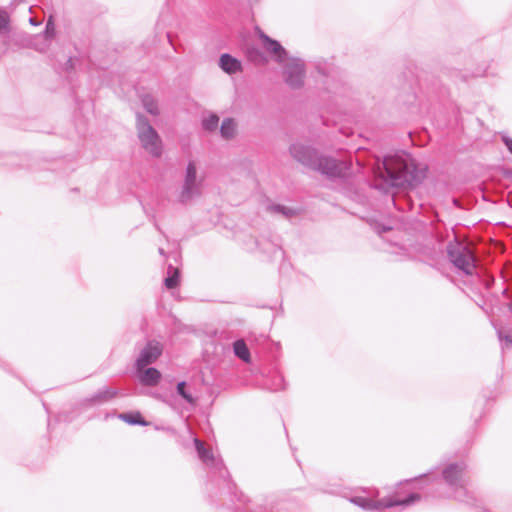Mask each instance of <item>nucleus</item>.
<instances>
[{
	"mask_svg": "<svg viewBox=\"0 0 512 512\" xmlns=\"http://www.w3.org/2000/svg\"><path fill=\"white\" fill-rule=\"evenodd\" d=\"M290 153L297 162L331 179L344 177L350 169L349 163L319 155L314 148L301 143L292 144Z\"/></svg>",
	"mask_w": 512,
	"mask_h": 512,
	"instance_id": "obj_1",
	"label": "nucleus"
},
{
	"mask_svg": "<svg viewBox=\"0 0 512 512\" xmlns=\"http://www.w3.org/2000/svg\"><path fill=\"white\" fill-rule=\"evenodd\" d=\"M376 173L387 185L397 188L416 186L422 179V173L412 163L393 156L385 157Z\"/></svg>",
	"mask_w": 512,
	"mask_h": 512,
	"instance_id": "obj_2",
	"label": "nucleus"
},
{
	"mask_svg": "<svg viewBox=\"0 0 512 512\" xmlns=\"http://www.w3.org/2000/svg\"><path fill=\"white\" fill-rule=\"evenodd\" d=\"M442 479L449 489V497L471 506L475 505L476 498L467 488L468 478L465 462L447 464L442 469Z\"/></svg>",
	"mask_w": 512,
	"mask_h": 512,
	"instance_id": "obj_3",
	"label": "nucleus"
},
{
	"mask_svg": "<svg viewBox=\"0 0 512 512\" xmlns=\"http://www.w3.org/2000/svg\"><path fill=\"white\" fill-rule=\"evenodd\" d=\"M136 128L142 148L151 156L160 157L162 141L148 119L139 113L136 115Z\"/></svg>",
	"mask_w": 512,
	"mask_h": 512,
	"instance_id": "obj_4",
	"label": "nucleus"
},
{
	"mask_svg": "<svg viewBox=\"0 0 512 512\" xmlns=\"http://www.w3.org/2000/svg\"><path fill=\"white\" fill-rule=\"evenodd\" d=\"M447 255L453 265L466 275H473L476 269V257L471 249L454 240L446 247Z\"/></svg>",
	"mask_w": 512,
	"mask_h": 512,
	"instance_id": "obj_5",
	"label": "nucleus"
},
{
	"mask_svg": "<svg viewBox=\"0 0 512 512\" xmlns=\"http://www.w3.org/2000/svg\"><path fill=\"white\" fill-rule=\"evenodd\" d=\"M421 496L418 493H411L404 499H396L394 497H384L380 500H372L363 496H355L350 498V502L359 506L364 510H382L392 508L395 506L407 507L416 501L420 500Z\"/></svg>",
	"mask_w": 512,
	"mask_h": 512,
	"instance_id": "obj_6",
	"label": "nucleus"
},
{
	"mask_svg": "<svg viewBox=\"0 0 512 512\" xmlns=\"http://www.w3.org/2000/svg\"><path fill=\"white\" fill-rule=\"evenodd\" d=\"M421 496L418 493H411L404 499H396L394 497H384L380 500H372L363 496H355L350 498V502L359 506L364 510H382L392 508L395 506L407 507L416 501L420 500Z\"/></svg>",
	"mask_w": 512,
	"mask_h": 512,
	"instance_id": "obj_7",
	"label": "nucleus"
},
{
	"mask_svg": "<svg viewBox=\"0 0 512 512\" xmlns=\"http://www.w3.org/2000/svg\"><path fill=\"white\" fill-rule=\"evenodd\" d=\"M203 179L197 177V169L194 161H190L186 167L184 182L179 194V201L187 204L202 194Z\"/></svg>",
	"mask_w": 512,
	"mask_h": 512,
	"instance_id": "obj_8",
	"label": "nucleus"
},
{
	"mask_svg": "<svg viewBox=\"0 0 512 512\" xmlns=\"http://www.w3.org/2000/svg\"><path fill=\"white\" fill-rule=\"evenodd\" d=\"M284 80L293 89H298L304 84L305 64L301 59H290L284 65Z\"/></svg>",
	"mask_w": 512,
	"mask_h": 512,
	"instance_id": "obj_9",
	"label": "nucleus"
},
{
	"mask_svg": "<svg viewBox=\"0 0 512 512\" xmlns=\"http://www.w3.org/2000/svg\"><path fill=\"white\" fill-rule=\"evenodd\" d=\"M163 352V346L156 340H150L141 349L139 356L135 362L136 371H141L143 368L150 364H153L161 356Z\"/></svg>",
	"mask_w": 512,
	"mask_h": 512,
	"instance_id": "obj_10",
	"label": "nucleus"
},
{
	"mask_svg": "<svg viewBox=\"0 0 512 512\" xmlns=\"http://www.w3.org/2000/svg\"><path fill=\"white\" fill-rule=\"evenodd\" d=\"M259 38L262 40L265 51L269 53L277 63L284 64L288 60V53L280 42L272 39L262 31L259 32Z\"/></svg>",
	"mask_w": 512,
	"mask_h": 512,
	"instance_id": "obj_11",
	"label": "nucleus"
},
{
	"mask_svg": "<svg viewBox=\"0 0 512 512\" xmlns=\"http://www.w3.org/2000/svg\"><path fill=\"white\" fill-rule=\"evenodd\" d=\"M195 448L198 457L207 465L217 469L222 477L228 472L224 469L220 460L215 459L212 452L204 446V443L198 438L194 439Z\"/></svg>",
	"mask_w": 512,
	"mask_h": 512,
	"instance_id": "obj_12",
	"label": "nucleus"
},
{
	"mask_svg": "<svg viewBox=\"0 0 512 512\" xmlns=\"http://www.w3.org/2000/svg\"><path fill=\"white\" fill-rule=\"evenodd\" d=\"M137 373L139 381L145 386H155L161 378V373L154 367H145Z\"/></svg>",
	"mask_w": 512,
	"mask_h": 512,
	"instance_id": "obj_13",
	"label": "nucleus"
},
{
	"mask_svg": "<svg viewBox=\"0 0 512 512\" xmlns=\"http://www.w3.org/2000/svg\"><path fill=\"white\" fill-rule=\"evenodd\" d=\"M219 66L227 74H235L242 70L241 62L228 53L220 56Z\"/></svg>",
	"mask_w": 512,
	"mask_h": 512,
	"instance_id": "obj_14",
	"label": "nucleus"
},
{
	"mask_svg": "<svg viewBox=\"0 0 512 512\" xmlns=\"http://www.w3.org/2000/svg\"><path fill=\"white\" fill-rule=\"evenodd\" d=\"M118 395V390L110 387H104L99 389L95 394L92 395L90 401L92 403L102 404L110 401Z\"/></svg>",
	"mask_w": 512,
	"mask_h": 512,
	"instance_id": "obj_15",
	"label": "nucleus"
},
{
	"mask_svg": "<svg viewBox=\"0 0 512 512\" xmlns=\"http://www.w3.org/2000/svg\"><path fill=\"white\" fill-rule=\"evenodd\" d=\"M233 351L235 356H237L242 361L249 363L251 360V355L249 348L243 339H238L233 343Z\"/></svg>",
	"mask_w": 512,
	"mask_h": 512,
	"instance_id": "obj_16",
	"label": "nucleus"
},
{
	"mask_svg": "<svg viewBox=\"0 0 512 512\" xmlns=\"http://www.w3.org/2000/svg\"><path fill=\"white\" fill-rule=\"evenodd\" d=\"M180 280V271L173 265H169L167 268V276L164 279V285L167 289H173L178 286Z\"/></svg>",
	"mask_w": 512,
	"mask_h": 512,
	"instance_id": "obj_17",
	"label": "nucleus"
},
{
	"mask_svg": "<svg viewBox=\"0 0 512 512\" xmlns=\"http://www.w3.org/2000/svg\"><path fill=\"white\" fill-rule=\"evenodd\" d=\"M118 418L122 421L130 424V425H141L147 426L148 422L142 417L140 412H129V413H121L118 415Z\"/></svg>",
	"mask_w": 512,
	"mask_h": 512,
	"instance_id": "obj_18",
	"label": "nucleus"
},
{
	"mask_svg": "<svg viewBox=\"0 0 512 512\" xmlns=\"http://www.w3.org/2000/svg\"><path fill=\"white\" fill-rule=\"evenodd\" d=\"M221 136L225 139H231L236 133V123L232 118L223 120L220 127Z\"/></svg>",
	"mask_w": 512,
	"mask_h": 512,
	"instance_id": "obj_19",
	"label": "nucleus"
},
{
	"mask_svg": "<svg viewBox=\"0 0 512 512\" xmlns=\"http://www.w3.org/2000/svg\"><path fill=\"white\" fill-rule=\"evenodd\" d=\"M268 210L273 213H279L285 216L286 218L293 217L298 214V211L293 208H289L280 204H273L268 207Z\"/></svg>",
	"mask_w": 512,
	"mask_h": 512,
	"instance_id": "obj_20",
	"label": "nucleus"
},
{
	"mask_svg": "<svg viewBox=\"0 0 512 512\" xmlns=\"http://www.w3.org/2000/svg\"><path fill=\"white\" fill-rule=\"evenodd\" d=\"M142 104L146 111L152 115H158V104L151 95H143L141 98Z\"/></svg>",
	"mask_w": 512,
	"mask_h": 512,
	"instance_id": "obj_21",
	"label": "nucleus"
},
{
	"mask_svg": "<svg viewBox=\"0 0 512 512\" xmlns=\"http://www.w3.org/2000/svg\"><path fill=\"white\" fill-rule=\"evenodd\" d=\"M219 124V117L216 114H210L202 121V126L206 131H215Z\"/></svg>",
	"mask_w": 512,
	"mask_h": 512,
	"instance_id": "obj_22",
	"label": "nucleus"
},
{
	"mask_svg": "<svg viewBox=\"0 0 512 512\" xmlns=\"http://www.w3.org/2000/svg\"><path fill=\"white\" fill-rule=\"evenodd\" d=\"M177 393L183 398L185 399L188 403L190 404H194L195 403V399L192 397V395L190 393H188L186 391V382L184 381H181L177 384Z\"/></svg>",
	"mask_w": 512,
	"mask_h": 512,
	"instance_id": "obj_23",
	"label": "nucleus"
},
{
	"mask_svg": "<svg viewBox=\"0 0 512 512\" xmlns=\"http://www.w3.org/2000/svg\"><path fill=\"white\" fill-rule=\"evenodd\" d=\"M247 56H248L249 60H251L255 63L265 62V57H264L263 53L257 48L248 49Z\"/></svg>",
	"mask_w": 512,
	"mask_h": 512,
	"instance_id": "obj_24",
	"label": "nucleus"
},
{
	"mask_svg": "<svg viewBox=\"0 0 512 512\" xmlns=\"http://www.w3.org/2000/svg\"><path fill=\"white\" fill-rule=\"evenodd\" d=\"M10 16L5 10H0V33L9 30Z\"/></svg>",
	"mask_w": 512,
	"mask_h": 512,
	"instance_id": "obj_25",
	"label": "nucleus"
},
{
	"mask_svg": "<svg viewBox=\"0 0 512 512\" xmlns=\"http://www.w3.org/2000/svg\"><path fill=\"white\" fill-rule=\"evenodd\" d=\"M44 34H45V38H47V39L52 38L55 35V26H54L52 18L48 19V21L46 23Z\"/></svg>",
	"mask_w": 512,
	"mask_h": 512,
	"instance_id": "obj_26",
	"label": "nucleus"
},
{
	"mask_svg": "<svg viewBox=\"0 0 512 512\" xmlns=\"http://www.w3.org/2000/svg\"><path fill=\"white\" fill-rule=\"evenodd\" d=\"M498 338L500 342L502 343V349L506 348L508 344H512V336L510 335H503L501 330H498L497 332Z\"/></svg>",
	"mask_w": 512,
	"mask_h": 512,
	"instance_id": "obj_27",
	"label": "nucleus"
},
{
	"mask_svg": "<svg viewBox=\"0 0 512 512\" xmlns=\"http://www.w3.org/2000/svg\"><path fill=\"white\" fill-rule=\"evenodd\" d=\"M503 142L507 147L508 151L512 154V139L509 137H503Z\"/></svg>",
	"mask_w": 512,
	"mask_h": 512,
	"instance_id": "obj_28",
	"label": "nucleus"
},
{
	"mask_svg": "<svg viewBox=\"0 0 512 512\" xmlns=\"http://www.w3.org/2000/svg\"><path fill=\"white\" fill-rule=\"evenodd\" d=\"M281 248L278 245H273L272 250L270 251L273 255H275L277 252H280Z\"/></svg>",
	"mask_w": 512,
	"mask_h": 512,
	"instance_id": "obj_29",
	"label": "nucleus"
},
{
	"mask_svg": "<svg viewBox=\"0 0 512 512\" xmlns=\"http://www.w3.org/2000/svg\"><path fill=\"white\" fill-rule=\"evenodd\" d=\"M30 23L34 26H37L39 23L34 19V18H30Z\"/></svg>",
	"mask_w": 512,
	"mask_h": 512,
	"instance_id": "obj_30",
	"label": "nucleus"
},
{
	"mask_svg": "<svg viewBox=\"0 0 512 512\" xmlns=\"http://www.w3.org/2000/svg\"><path fill=\"white\" fill-rule=\"evenodd\" d=\"M152 219L154 221V226L156 227L157 230L160 231V228H159V225L157 224L156 220H155V216H152Z\"/></svg>",
	"mask_w": 512,
	"mask_h": 512,
	"instance_id": "obj_31",
	"label": "nucleus"
},
{
	"mask_svg": "<svg viewBox=\"0 0 512 512\" xmlns=\"http://www.w3.org/2000/svg\"><path fill=\"white\" fill-rule=\"evenodd\" d=\"M158 251H159V253H160L161 255L165 256V252H164V249H163V248H159V250H158Z\"/></svg>",
	"mask_w": 512,
	"mask_h": 512,
	"instance_id": "obj_32",
	"label": "nucleus"
},
{
	"mask_svg": "<svg viewBox=\"0 0 512 512\" xmlns=\"http://www.w3.org/2000/svg\"><path fill=\"white\" fill-rule=\"evenodd\" d=\"M389 230H390V227H383V228H382V231H383V232H386V231H389Z\"/></svg>",
	"mask_w": 512,
	"mask_h": 512,
	"instance_id": "obj_33",
	"label": "nucleus"
},
{
	"mask_svg": "<svg viewBox=\"0 0 512 512\" xmlns=\"http://www.w3.org/2000/svg\"><path fill=\"white\" fill-rule=\"evenodd\" d=\"M67 64H69V65H71V64H72V58H69V59H68Z\"/></svg>",
	"mask_w": 512,
	"mask_h": 512,
	"instance_id": "obj_34",
	"label": "nucleus"
},
{
	"mask_svg": "<svg viewBox=\"0 0 512 512\" xmlns=\"http://www.w3.org/2000/svg\"><path fill=\"white\" fill-rule=\"evenodd\" d=\"M509 310L512 313V302L509 304Z\"/></svg>",
	"mask_w": 512,
	"mask_h": 512,
	"instance_id": "obj_35",
	"label": "nucleus"
},
{
	"mask_svg": "<svg viewBox=\"0 0 512 512\" xmlns=\"http://www.w3.org/2000/svg\"><path fill=\"white\" fill-rule=\"evenodd\" d=\"M258 0H249V2L252 4L253 2H257Z\"/></svg>",
	"mask_w": 512,
	"mask_h": 512,
	"instance_id": "obj_36",
	"label": "nucleus"
}]
</instances>
